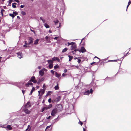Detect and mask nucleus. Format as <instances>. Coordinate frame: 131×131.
I'll use <instances>...</instances> for the list:
<instances>
[{"label":"nucleus","mask_w":131,"mask_h":131,"mask_svg":"<svg viewBox=\"0 0 131 131\" xmlns=\"http://www.w3.org/2000/svg\"><path fill=\"white\" fill-rule=\"evenodd\" d=\"M59 112L61 111L62 109V106L61 104H59L57 105L55 108Z\"/></svg>","instance_id":"obj_1"},{"label":"nucleus","mask_w":131,"mask_h":131,"mask_svg":"<svg viewBox=\"0 0 131 131\" xmlns=\"http://www.w3.org/2000/svg\"><path fill=\"white\" fill-rule=\"evenodd\" d=\"M131 1H129L128 3V5H130V4H131Z\"/></svg>","instance_id":"obj_56"},{"label":"nucleus","mask_w":131,"mask_h":131,"mask_svg":"<svg viewBox=\"0 0 131 131\" xmlns=\"http://www.w3.org/2000/svg\"><path fill=\"white\" fill-rule=\"evenodd\" d=\"M54 71H53L52 70H51V72L52 73V74L53 75L54 73Z\"/></svg>","instance_id":"obj_45"},{"label":"nucleus","mask_w":131,"mask_h":131,"mask_svg":"<svg viewBox=\"0 0 131 131\" xmlns=\"http://www.w3.org/2000/svg\"><path fill=\"white\" fill-rule=\"evenodd\" d=\"M9 16L12 17L13 18L15 17L14 15L13 14V13L9 14Z\"/></svg>","instance_id":"obj_32"},{"label":"nucleus","mask_w":131,"mask_h":131,"mask_svg":"<svg viewBox=\"0 0 131 131\" xmlns=\"http://www.w3.org/2000/svg\"><path fill=\"white\" fill-rule=\"evenodd\" d=\"M13 14L14 15V16L17 15L18 14V13L16 12H13Z\"/></svg>","instance_id":"obj_37"},{"label":"nucleus","mask_w":131,"mask_h":131,"mask_svg":"<svg viewBox=\"0 0 131 131\" xmlns=\"http://www.w3.org/2000/svg\"><path fill=\"white\" fill-rule=\"evenodd\" d=\"M5 11V10L2 9L1 10V12H2Z\"/></svg>","instance_id":"obj_55"},{"label":"nucleus","mask_w":131,"mask_h":131,"mask_svg":"<svg viewBox=\"0 0 131 131\" xmlns=\"http://www.w3.org/2000/svg\"><path fill=\"white\" fill-rule=\"evenodd\" d=\"M66 74H65L64 73H63L62 74V76H63V77H64V76L65 75H66Z\"/></svg>","instance_id":"obj_60"},{"label":"nucleus","mask_w":131,"mask_h":131,"mask_svg":"<svg viewBox=\"0 0 131 131\" xmlns=\"http://www.w3.org/2000/svg\"><path fill=\"white\" fill-rule=\"evenodd\" d=\"M53 66V65L52 64H50V63L49 65V69H51L52 67Z\"/></svg>","instance_id":"obj_26"},{"label":"nucleus","mask_w":131,"mask_h":131,"mask_svg":"<svg viewBox=\"0 0 131 131\" xmlns=\"http://www.w3.org/2000/svg\"><path fill=\"white\" fill-rule=\"evenodd\" d=\"M35 91V88L34 87H33L32 89L31 90L30 93L29 94V95H30L31 94L33 91Z\"/></svg>","instance_id":"obj_15"},{"label":"nucleus","mask_w":131,"mask_h":131,"mask_svg":"<svg viewBox=\"0 0 131 131\" xmlns=\"http://www.w3.org/2000/svg\"><path fill=\"white\" fill-rule=\"evenodd\" d=\"M68 50V48H66L64 49H63L62 51V52L63 53L64 52Z\"/></svg>","instance_id":"obj_28"},{"label":"nucleus","mask_w":131,"mask_h":131,"mask_svg":"<svg viewBox=\"0 0 131 131\" xmlns=\"http://www.w3.org/2000/svg\"><path fill=\"white\" fill-rule=\"evenodd\" d=\"M59 117V116H58V117L57 118H55L56 119H57V121H58L59 119L58 118Z\"/></svg>","instance_id":"obj_64"},{"label":"nucleus","mask_w":131,"mask_h":131,"mask_svg":"<svg viewBox=\"0 0 131 131\" xmlns=\"http://www.w3.org/2000/svg\"><path fill=\"white\" fill-rule=\"evenodd\" d=\"M39 74L41 76H43L44 74V71H42V70H41L39 72Z\"/></svg>","instance_id":"obj_8"},{"label":"nucleus","mask_w":131,"mask_h":131,"mask_svg":"<svg viewBox=\"0 0 131 131\" xmlns=\"http://www.w3.org/2000/svg\"><path fill=\"white\" fill-rule=\"evenodd\" d=\"M44 26L45 27L47 28H48L49 27V26L46 23L45 24Z\"/></svg>","instance_id":"obj_31"},{"label":"nucleus","mask_w":131,"mask_h":131,"mask_svg":"<svg viewBox=\"0 0 131 131\" xmlns=\"http://www.w3.org/2000/svg\"><path fill=\"white\" fill-rule=\"evenodd\" d=\"M51 59L53 60V61L55 60H57V57H54L52 58Z\"/></svg>","instance_id":"obj_33"},{"label":"nucleus","mask_w":131,"mask_h":131,"mask_svg":"<svg viewBox=\"0 0 131 131\" xmlns=\"http://www.w3.org/2000/svg\"><path fill=\"white\" fill-rule=\"evenodd\" d=\"M39 39H37L35 41L34 44L35 45H37L38 43Z\"/></svg>","instance_id":"obj_17"},{"label":"nucleus","mask_w":131,"mask_h":131,"mask_svg":"<svg viewBox=\"0 0 131 131\" xmlns=\"http://www.w3.org/2000/svg\"><path fill=\"white\" fill-rule=\"evenodd\" d=\"M29 85H30L31 86H32L33 83L32 82H28L25 85L27 87H28Z\"/></svg>","instance_id":"obj_10"},{"label":"nucleus","mask_w":131,"mask_h":131,"mask_svg":"<svg viewBox=\"0 0 131 131\" xmlns=\"http://www.w3.org/2000/svg\"><path fill=\"white\" fill-rule=\"evenodd\" d=\"M76 51L75 49L72 52V53H73V54H75V53H76Z\"/></svg>","instance_id":"obj_46"},{"label":"nucleus","mask_w":131,"mask_h":131,"mask_svg":"<svg viewBox=\"0 0 131 131\" xmlns=\"http://www.w3.org/2000/svg\"><path fill=\"white\" fill-rule=\"evenodd\" d=\"M23 47H24L27 48V46L26 45H23Z\"/></svg>","instance_id":"obj_57"},{"label":"nucleus","mask_w":131,"mask_h":131,"mask_svg":"<svg viewBox=\"0 0 131 131\" xmlns=\"http://www.w3.org/2000/svg\"><path fill=\"white\" fill-rule=\"evenodd\" d=\"M21 13L24 16L26 14V13L24 11H22L21 12Z\"/></svg>","instance_id":"obj_35"},{"label":"nucleus","mask_w":131,"mask_h":131,"mask_svg":"<svg viewBox=\"0 0 131 131\" xmlns=\"http://www.w3.org/2000/svg\"><path fill=\"white\" fill-rule=\"evenodd\" d=\"M51 125H50L49 126H47L46 127V128L45 130V131H46V130L47 129H48V128H50L51 126Z\"/></svg>","instance_id":"obj_41"},{"label":"nucleus","mask_w":131,"mask_h":131,"mask_svg":"<svg viewBox=\"0 0 131 131\" xmlns=\"http://www.w3.org/2000/svg\"><path fill=\"white\" fill-rule=\"evenodd\" d=\"M68 56L69 58V61H71V60H72V59H73V57L72 56H70V55H69Z\"/></svg>","instance_id":"obj_21"},{"label":"nucleus","mask_w":131,"mask_h":131,"mask_svg":"<svg viewBox=\"0 0 131 131\" xmlns=\"http://www.w3.org/2000/svg\"><path fill=\"white\" fill-rule=\"evenodd\" d=\"M67 43H68V46H69L70 45H73V44H74L75 43V42H70H70H68Z\"/></svg>","instance_id":"obj_27"},{"label":"nucleus","mask_w":131,"mask_h":131,"mask_svg":"<svg viewBox=\"0 0 131 131\" xmlns=\"http://www.w3.org/2000/svg\"><path fill=\"white\" fill-rule=\"evenodd\" d=\"M17 4L15 3H13L12 4V6L13 8H15L16 7V6L15 5Z\"/></svg>","instance_id":"obj_25"},{"label":"nucleus","mask_w":131,"mask_h":131,"mask_svg":"<svg viewBox=\"0 0 131 131\" xmlns=\"http://www.w3.org/2000/svg\"><path fill=\"white\" fill-rule=\"evenodd\" d=\"M60 99L61 96H58L56 98L54 101L56 102H58L60 101Z\"/></svg>","instance_id":"obj_7"},{"label":"nucleus","mask_w":131,"mask_h":131,"mask_svg":"<svg viewBox=\"0 0 131 131\" xmlns=\"http://www.w3.org/2000/svg\"><path fill=\"white\" fill-rule=\"evenodd\" d=\"M24 6H25L24 5H22L20 6V7H21V8H23Z\"/></svg>","instance_id":"obj_50"},{"label":"nucleus","mask_w":131,"mask_h":131,"mask_svg":"<svg viewBox=\"0 0 131 131\" xmlns=\"http://www.w3.org/2000/svg\"><path fill=\"white\" fill-rule=\"evenodd\" d=\"M59 67V66L57 64L54 67V69H56L57 68H58Z\"/></svg>","instance_id":"obj_38"},{"label":"nucleus","mask_w":131,"mask_h":131,"mask_svg":"<svg viewBox=\"0 0 131 131\" xmlns=\"http://www.w3.org/2000/svg\"><path fill=\"white\" fill-rule=\"evenodd\" d=\"M78 123L79 124H80L81 126H82L83 124V123L80 121Z\"/></svg>","instance_id":"obj_44"},{"label":"nucleus","mask_w":131,"mask_h":131,"mask_svg":"<svg viewBox=\"0 0 131 131\" xmlns=\"http://www.w3.org/2000/svg\"><path fill=\"white\" fill-rule=\"evenodd\" d=\"M25 106L26 108H28L30 107L31 105L30 104L29 102H28L26 104H25Z\"/></svg>","instance_id":"obj_12"},{"label":"nucleus","mask_w":131,"mask_h":131,"mask_svg":"<svg viewBox=\"0 0 131 131\" xmlns=\"http://www.w3.org/2000/svg\"><path fill=\"white\" fill-rule=\"evenodd\" d=\"M54 24L56 25L59 22L58 20H56L55 21H54Z\"/></svg>","instance_id":"obj_39"},{"label":"nucleus","mask_w":131,"mask_h":131,"mask_svg":"<svg viewBox=\"0 0 131 131\" xmlns=\"http://www.w3.org/2000/svg\"><path fill=\"white\" fill-rule=\"evenodd\" d=\"M48 62V63L49 64L50 63V64H53V60H48L47 61Z\"/></svg>","instance_id":"obj_20"},{"label":"nucleus","mask_w":131,"mask_h":131,"mask_svg":"<svg viewBox=\"0 0 131 131\" xmlns=\"http://www.w3.org/2000/svg\"><path fill=\"white\" fill-rule=\"evenodd\" d=\"M58 111L56 109H53L52 111L51 114V115L53 116H54L57 113V112Z\"/></svg>","instance_id":"obj_2"},{"label":"nucleus","mask_w":131,"mask_h":131,"mask_svg":"<svg viewBox=\"0 0 131 131\" xmlns=\"http://www.w3.org/2000/svg\"><path fill=\"white\" fill-rule=\"evenodd\" d=\"M7 129L8 130H10L12 129V128L10 125H8L6 127Z\"/></svg>","instance_id":"obj_9"},{"label":"nucleus","mask_w":131,"mask_h":131,"mask_svg":"<svg viewBox=\"0 0 131 131\" xmlns=\"http://www.w3.org/2000/svg\"><path fill=\"white\" fill-rule=\"evenodd\" d=\"M55 76H56V77H57V78H59V77H60L61 76V74H59L56 72H55Z\"/></svg>","instance_id":"obj_14"},{"label":"nucleus","mask_w":131,"mask_h":131,"mask_svg":"<svg viewBox=\"0 0 131 131\" xmlns=\"http://www.w3.org/2000/svg\"><path fill=\"white\" fill-rule=\"evenodd\" d=\"M90 93V91L89 90H87L84 93V95H89Z\"/></svg>","instance_id":"obj_11"},{"label":"nucleus","mask_w":131,"mask_h":131,"mask_svg":"<svg viewBox=\"0 0 131 131\" xmlns=\"http://www.w3.org/2000/svg\"><path fill=\"white\" fill-rule=\"evenodd\" d=\"M57 60L58 62H59L60 61V59L57 57Z\"/></svg>","instance_id":"obj_62"},{"label":"nucleus","mask_w":131,"mask_h":131,"mask_svg":"<svg viewBox=\"0 0 131 131\" xmlns=\"http://www.w3.org/2000/svg\"><path fill=\"white\" fill-rule=\"evenodd\" d=\"M34 39L33 38L31 37H29L28 38V45H30L31 44H32L33 42Z\"/></svg>","instance_id":"obj_3"},{"label":"nucleus","mask_w":131,"mask_h":131,"mask_svg":"<svg viewBox=\"0 0 131 131\" xmlns=\"http://www.w3.org/2000/svg\"><path fill=\"white\" fill-rule=\"evenodd\" d=\"M24 112L27 114H29L30 113V111L28 109H26L24 111Z\"/></svg>","instance_id":"obj_13"},{"label":"nucleus","mask_w":131,"mask_h":131,"mask_svg":"<svg viewBox=\"0 0 131 131\" xmlns=\"http://www.w3.org/2000/svg\"><path fill=\"white\" fill-rule=\"evenodd\" d=\"M81 61V60L80 59H78V63H79Z\"/></svg>","instance_id":"obj_48"},{"label":"nucleus","mask_w":131,"mask_h":131,"mask_svg":"<svg viewBox=\"0 0 131 131\" xmlns=\"http://www.w3.org/2000/svg\"><path fill=\"white\" fill-rule=\"evenodd\" d=\"M54 88L55 90H57L59 89V86H58V84H57V85L55 86L54 87Z\"/></svg>","instance_id":"obj_19"},{"label":"nucleus","mask_w":131,"mask_h":131,"mask_svg":"<svg viewBox=\"0 0 131 131\" xmlns=\"http://www.w3.org/2000/svg\"><path fill=\"white\" fill-rule=\"evenodd\" d=\"M45 78H42L41 79H39V81L41 82L44 80Z\"/></svg>","instance_id":"obj_29"},{"label":"nucleus","mask_w":131,"mask_h":131,"mask_svg":"<svg viewBox=\"0 0 131 131\" xmlns=\"http://www.w3.org/2000/svg\"><path fill=\"white\" fill-rule=\"evenodd\" d=\"M17 3H19V1L18 0H14Z\"/></svg>","instance_id":"obj_59"},{"label":"nucleus","mask_w":131,"mask_h":131,"mask_svg":"<svg viewBox=\"0 0 131 131\" xmlns=\"http://www.w3.org/2000/svg\"><path fill=\"white\" fill-rule=\"evenodd\" d=\"M42 71H47V70L46 69H45V68H43V69H42Z\"/></svg>","instance_id":"obj_58"},{"label":"nucleus","mask_w":131,"mask_h":131,"mask_svg":"<svg viewBox=\"0 0 131 131\" xmlns=\"http://www.w3.org/2000/svg\"><path fill=\"white\" fill-rule=\"evenodd\" d=\"M93 91V90L92 89H90V93H92Z\"/></svg>","instance_id":"obj_42"},{"label":"nucleus","mask_w":131,"mask_h":131,"mask_svg":"<svg viewBox=\"0 0 131 131\" xmlns=\"http://www.w3.org/2000/svg\"><path fill=\"white\" fill-rule=\"evenodd\" d=\"M46 106L47 107V108L48 109H49L51 108L52 106V105L51 104H50L47 106L46 105Z\"/></svg>","instance_id":"obj_18"},{"label":"nucleus","mask_w":131,"mask_h":131,"mask_svg":"<svg viewBox=\"0 0 131 131\" xmlns=\"http://www.w3.org/2000/svg\"><path fill=\"white\" fill-rule=\"evenodd\" d=\"M86 51V49L84 48L83 47H82L79 50V52H81L82 53H83L84 52H85Z\"/></svg>","instance_id":"obj_4"},{"label":"nucleus","mask_w":131,"mask_h":131,"mask_svg":"<svg viewBox=\"0 0 131 131\" xmlns=\"http://www.w3.org/2000/svg\"><path fill=\"white\" fill-rule=\"evenodd\" d=\"M77 48V45L76 43L75 42V43L73 44L71 46V50H72L76 48Z\"/></svg>","instance_id":"obj_5"},{"label":"nucleus","mask_w":131,"mask_h":131,"mask_svg":"<svg viewBox=\"0 0 131 131\" xmlns=\"http://www.w3.org/2000/svg\"><path fill=\"white\" fill-rule=\"evenodd\" d=\"M58 121H57V119H54L52 121V124L53 125V124H54L55 123Z\"/></svg>","instance_id":"obj_24"},{"label":"nucleus","mask_w":131,"mask_h":131,"mask_svg":"<svg viewBox=\"0 0 131 131\" xmlns=\"http://www.w3.org/2000/svg\"><path fill=\"white\" fill-rule=\"evenodd\" d=\"M30 31H31L33 32L34 34H35V31L34 30H32L31 29H30Z\"/></svg>","instance_id":"obj_52"},{"label":"nucleus","mask_w":131,"mask_h":131,"mask_svg":"<svg viewBox=\"0 0 131 131\" xmlns=\"http://www.w3.org/2000/svg\"><path fill=\"white\" fill-rule=\"evenodd\" d=\"M48 102L49 103H50L51 102V98H50L48 100Z\"/></svg>","instance_id":"obj_43"},{"label":"nucleus","mask_w":131,"mask_h":131,"mask_svg":"<svg viewBox=\"0 0 131 131\" xmlns=\"http://www.w3.org/2000/svg\"><path fill=\"white\" fill-rule=\"evenodd\" d=\"M45 110H47V107L46 106V107H43L42 109V110H41V112H43Z\"/></svg>","instance_id":"obj_23"},{"label":"nucleus","mask_w":131,"mask_h":131,"mask_svg":"<svg viewBox=\"0 0 131 131\" xmlns=\"http://www.w3.org/2000/svg\"><path fill=\"white\" fill-rule=\"evenodd\" d=\"M13 0H9L8 1V2L9 3V4L8 5L10 6L11 5V3L12 2Z\"/></svg>","instance_id":"obj_30"},{"label":"nucleus","mask_w":131,"mask_h":131,"mask_svg":"<svg viewBox=\"0 0 131 131\" xmlns=\"http://www.w3.org/2000/svg\"><path fill=\"white\" fill-rule=\"evenodd\" d=\"M129 53L128 52L125 55H124V57H125L127 56V54Z\"/></svg>","instance_id":"obj_54"},{"label":"nucleus","mask_w":131,"mask_h":131,"mask_svg":"<svg viewBox=\"0 0 131 131\" xmlns=\"http://www.w3.org/2000/svg\"><path fill=\"white\" fill-rule=\"evenodd\" d=\"M41 93L40 94V95H42L45 93V90L43 89H41Z\"/></svg>","instance_id":"obj_16"},{"label":"nucleus","mask_w":131,"mask_h":131,"mask_svg":"<svg viewBox=\"0 0 131 131\" xmlns=\"http://www.w3.org/2000/svg\"><path fill=\"white\" fill-rule=\"evenodd\" d=\"M18 56V57L20 59L23 57V54L20 52H18L17 53Z\"/></svg>","instance_id":"obj_6"},{"label":"nucleus","mask_w":131,"mask_h":131,"mask_svg":"<svg viewBox=\"0 0 131 131\" xmlns=\"http://www.w3.org/2000/svg\"><path fill=\"white\" fill-rule=\"evenodd\" d=\"M40 19L43 22V23H45V20H44L43 18H42V17H40Z\"/></svg>","instance_id":"obj_36"},{"label":"nucleus","mask_w":131,"mask_h":131,"mask_svg":"<svg viewBox=\"0 0 131 131\" xmlns=\"http://www.w3.org/2000/svg\"><path fill=\"white\" fill-rule=\"evenodd\" d=\"M51 117V116H49L48 117H47V119H49Z\"/></svg>","instance_id":"obj_47"},{"label":"nucleus","mask_w":131,"mask_h":131,"mask_svg":"<svg viewBox=\"0 0 131 131\" xmlns=\"http://www.w3.org/2000/svg\"><path fill=\"white\" fill-rule=\"evenodd\" d=\"M67 69H64V73H66V72H67Z\"/></svg>","instance_id":"obj_53"},{"label":"nucleus","mask_w":131,"mask_h":131,"mask_svg":"<svg viewBox=\"0 0 131 131\" xmlns=\"http://www.w3.org/2000/svg\"><path fill=\"white\" fill-rule=\"evenodd\" d=\"M111 79V78L110 77H107L105 79L103 80H105V81L107 80H110Z\"/></svg>","instance_id":"obj_34"},{"label":"nucleus","mask_w":131,"mask_h":131,"mask_svg":"<svg viewBox=\"0 0 131 131\" xmlns=\"http://www.w3.org/2000/svg\"><path fill=\"white\" fill-rule=\"evenodd\" d=\"M45 38L46 40H48L49 39V37L48 36H46L45 37Z\"/></svg>","instance_id":"obj_49"},{"label":"nucleus","mask_w":131,"mask_h":131,"mask_svg":"<svg viewBox=\"0 0 131 131\" xmlns=\"http://www.w3.org/2000/svg\"><path fill=\"white\" fill-rule=\"evenodd\" d=\"M40 82H40V81H39V80H38V81L37 82V83L38 84H39L40 83Z\"/></svg>","instance_id":"obj_63"},{"label":"nucleus","mask_w":131,"mask_h":131,"mask_svg":"<svg viewBox=\"0 0 131 131\" xmlns=\"http://www.w3.org/2000/svg\"><path fill=\"white\" fill-rule=\"evenodd\" d=\"M35 77L34 76H32L31 78L29 80V82H31V80H35Z\"/></svg>","instance_id":"obj_22"},{"label":"nucleus","mask_w":131,"mask_h":131,"mask_svg":"<svg viewBox=\"0 0 131 131\" xmlns=\"http://www.w3.org/2000/svg\"><path fill=\"white\" fill-rule=\"evenodd\" d=\"M58 37H56L54 38V39L56 40H57L58 38Z\"/></svg>","instance_id":"obj_61"},{"label":"nucleus","mask_w":131,"mask_h":131,"mask_svg":"<svg viewBox=\"0 0 131 131\" xmlns=\"http://www.w3.org/2000/svg\"><path fill=\"white\" fill-rule=\"evenodd\" d=\"M22 92L23 94H24V93L25 92V90H22Z\"/></svg>","instance_id":"obj_51"},{"label":"nucleus","mask_w":131,"mask_h":131,"mask_svg":"<svg viewBox=\"0 0 131 131\" xmlns=\"http://www.w3.org/2000/svg\"><path fill=\"white\" fill-rule=\"evenodd\" d=\"M31 82H33L34 83H36L37 82V81L36 80H31Z\"/></svg>","instance_id":"obj_40"}]
</instances>
